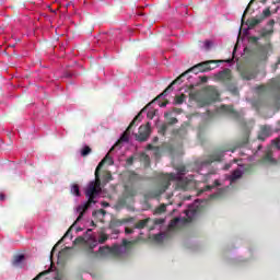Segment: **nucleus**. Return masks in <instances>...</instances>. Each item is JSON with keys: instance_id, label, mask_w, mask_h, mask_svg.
Returning <instances> with one entry per match:
<instances>
[{"instance_id": "f257e3e1", "label": "nucleus", "mask_w": 280, "mask_h": 280, "mask_svg": "<svg viewBox=\"0 0 280 280\" xmlns=\"http://www.w3.org/2000/svg\"><path fill=\"white\" fill-rule=\"evenodd\" d=\"M172 180L177 182V187L184 191H189V189H196V180L185 176H171V177H160L155 184L154 196H161L170 189Z\"/></svg>"}, {"instance_id": "f03ea898", "label": "nucleus", "mask_w": 280, "mask_h": 280, "mask_svg": "<svg viewBox=\"0 0 280 280\" xmlns=\"http://www.w3.org/2000/svg\"><path fill=\"white\" fill-rule=\"evenodd\" d=\"M102 191V179H100V176L95 177L94 182H91L85 190V196L88 198V201L83 205H80L77 208V211L79 213V217L77 218L75 222L73 224H78L82 218H84V213L89 211L92 205H95V198L100 196V192Z\"/></svg>"}, {"instance_id": "7ed1b4c3", "label": "nucleus", "mask_w": 280, "mask_h": 280, "mask_svg": "<svg viewBox=\"0 0 280 280\" xmlns=\"http://www.w3.org/2000/svg\"><path fill=\"white\" fill-rule=\"evenodd\" d=\"M149 103L148 105H145L140 113L132 119V121L129 124L128 128L126 129V131L121 135L120 139L110 148L109 152H113V150H121V143L124 142H128L129 137H130V130H132V127L135 126V124H137V121H141V115H143V113H145V110H148V106H150Z\"/></svg>"}, {"instance_id": "20e7f679", "label": "nucleus", "mask_w": 280, "mask_h": 280, "mask_svg": "<svg viewBox=\"0 0 280 280\" xmlns=\"http://www.w3.org/2000/svg\"><path fill=\"white\" fill-rule=\"evenodd\" d=\"M187 73H195L196 75H198V73H202L198 63L194 67H191L190 69H188L187 71L183 72L179 77H177L164 91L163 93H161L156 100H159V97H163V95H167L170 92L174 91L173 85L174 84H180V82H183V78H185V75H187Z\"/></svg>"}, {"instance_id": "39448f33", "label": "nucleus", "mask_w": 280, "mask_h": 280, "mask_svg": "<svg viewBox=\"0 0 280 280\" xmlns=\"http://www.w3.org/2000/svg\"><path fill=\"white\" fill-rule=\"evenodd\" d=\"M113 163H115L113 161V158H110V155L107 154L96 166L94 176H101V174L103 176H113V173L108 171V165H113Z\"/></svg>"}, {"instance_id": "423d86ee", "label": "nucleus", "mask_w": 280, "mask_h": 280, "mask_svg": "<svg viewBox=\"0 0 280 280\" xmlns=\"http://www.w3.org/2000/svg\"><path fill=\"white\" fill-rule=\"evenodd\" d=\"M218 97H220V93L213 86H208L206 89L205 97H202L199 102L202 106H209V104H213V102H218Z\"/></svg>"}, {"instance_id": "0eeeda50", "label": "nucleus", "mask_w": 280, "mask_h": 280, "mask_svg": "<svg viewBox=\"0 0 280 280\" xmlns=\"http://www.w3.org/2000/svg\"><path fill=\"white\" fill-rule=\"evenodd\" d=\"M224 152H226V150L214 151L212 154H210L209 160L200 162L201 167H209V165H211V163H214V161H222V159L224 158Z\"/></svg>"}, {"instance_id": "6e6552de", "label": "nucleus", "mask_w": 280, "mask_h": 280, "mask_svg": "<svg viewBox=\"0 0 280 280\" xmlns=\"http://www.w3.org/2000/svg\"><path fill=\"white\" fill-rule=\"evenodd\" d=\"M150 132H151L150 122H148L147 125L140 126L138 129V133H136V140L140 142L145 141L147 139L150 138Z\"/></svg>"}, {"instance_id": "1a4fd4ad", "label": "nucleus", "mask_w": 280, "mask_h": 280, "mask_svg": "<svg viewBox=\"0 0 280 280\" xmlns=\"http://www.w3.org/2000/svg\"><path fill=\"white\" fill-rule=\"evenodd\" d=\"M241 78L243 80H255L257 78V70L253 67H244L241 69Z\"/></svg>"}, {"instance_id": "9d476101", "label": "nucleus", "mask_w": 280, "mask_h": 280, "mask_svg": "<svg viewBox=\"0 0 280 280\" xmlns=\"http://www.w3.org/2000/svg\"><path fill=\"white\" fill-rule=\"evenodd\" d=\"M220 62H224V60H208V61L197 63V66L199 67V70L201 71V73H205L207 71H211L212 69H215L217 66L211 68V65H218Z\"/></svg>"}, {"instance_id": "9b49d317", "label": "nucleus", "mask_w": 280, "mask_h": 280, "mask_svg": "<svg viewBox=\"0 0 280 280\" xmlns=\"http://www.w3.org/2000/svg\"><path fill=\"white\" fill-rule=\"evenodd\" d=\"M217 79L220 80V82H231V80H233V74L231 73V69L225 68L224 70L220 71L217 74Z\"/></svg>"}, {"instance_id": "f8f14e48", "label": "nucleus", "mask_w": 280, "mask_h": 280, "mask_svg": "<svg viewBox=\"0 0 280 280\" xmlns=\"http://www.w3.org/2000/svg\"><path fill=\"white\" fill-rule=\"evenodd\" d=\"M264 165H277V160L272 156V150H268L261 159Z\"/></svg>"}, {"instance_id": "ddd939ff", "label": "nucleus", "mask_w": 280, "mask_h": 280, "mask_svg": "<svg viewBox=\"0 0 280 280\" xmlns=\"http://www.w3.org/2000/svg\"><path fill=\"white\" fill-rule=\"evenodd\" d=\"M260 23H262V20H260L259 16L252 18L246 22L247 30H255V27H257V25H259Z\"/></svg>"}, {"instance_id": "4468645a", "label": "nucleus", "mask_w": 280, "mask_h": 280, "mask_svg": "<svg viewBox=\"0 0 280 280\" xmlns=\"http://www.w3.org/2000/svg\"><path fill=\"white\" fill-rule=\"evenodd\" d=\"M249 137H250V130L246 129V130H245V133H244V136H243L242 141H240V142L237 143V148H244V145H246V144L248 143Z\"/></svg>"}, {"instance_id": "2eb2a0df", "label": "nucleus", "mask_w": 280, "mask_h": 280, "mask_svg": "<svg viewBox=\"0 0 280 280\" xmlns=\"http://www.w3.org/2000/svg\"><path fill=\"white\" fill-rule=\"evenodd\" d=\"M164 117L167 121V124H166L167 126H174V125L178 124V118L172 117V113H165Z\"/></svg>"}, {"instance_id": "dca6fc26", "label": "nucleus", "mask_w": 280, "mask_h": 280, "mask_svg": "<svg viewBox=\"0 0 280 280\" xmlns=\"http://www.w3.org/2000/svg\"><path fill=\"white\" fill-rule=\"evenodd\" d=\"M264 137H270V128L268 126H262L260 128V135L258 136V139L264 141Z\"/></svg>"}, {"instance_id": "f3484780", "label": "nucleus", "mask_w": 280, "mask_h": 280, "mask_svg": "<svg viewBox=\"0 0 280 280\" xmlns=\"http://www.w3.org/2000/svg\"><path fill=\"white\" fill-rule=\"evenodd\" d=\"M214 187H220V180L215 179L213 185H206L199 194H205V191H211V189H214Z\"/></svg>"}, {"instance_id": "a211bd4d", "label": "nucleus", "mask_w": 280, "mask_h": 280, "mask_svg": "<svg viewBox=\"0 0 280 280\" xmlns=\"http://www.w3.org/2000/svg\"><path fill=\"white\" fill-rule=\"evenodd\" d=\"M135 196H137V191L132 188H128V186H125L124 197L125 198H135Z\"/></svg>"}, {"instance_id": "6ab92c4d", "label": "nucleus", "mask_w": 280, "mask_h": 280, "mask_svg": "<svg viewBox=\"0 0 280 280\" xmlns=\"http://www.w3.org/2000/svg\"><path fill=\"white\" fill-rule=\"evenodd\" d=\"M150 218H147V219H143V220H141V221H138L136 224H135V229H139V230H141V229H144V228H147L148 226V223L150 222Z\"/></svg>"}, {"instance_id": "aec40b11", "label": "nucleus", "mask_w": 280, "mask_h": 280, "mask_svg": "<svg viewBox=\"0 0 280 280\" xmlns=\"http://www.w3.org/2000/svg\"><path fill=\"white\" fill-rule=\"evenodd\" d=\"M137 244H139L138 240L135 241H128V240H122V246H125V248H132V246H137Z\"/></svg>"}, {"instance_id": "412c9836", "label": "nucleus", "mask_w": 280, "mask_h": 280, "mask_svg": "<svg viewBox=\"0 0 280 280\" xmlns=\"http://www.w3.org/2000/svg\"><path fill=\"white\" fill-rule=\"evenodd\" d=\"M173 135H175V137H180L183 139V137L187 136V129L185 127H180L179 129L174 130Z\"/></svg>"}, {"instance_id": "4be33fe9", "label": "nucleus", "mask_w": 280, "mask_h": 280, "mask_svg": "<svg viewBox=\"0 0 280 280\" xmlns=\"http://www.w3.org/2000/svg\"><path fill=\"white\" fill-rule=\"evenodd\" d=\"M93 218H97L98 220H104V217L106 215V210L100 209L92 213Z\"/></svg>"}, {"instance_id": "5701e85b", "label": "nucleus", "mask_w": 280, "mask_h": 280, "mask_svg": "<svg viewBox=\"0 0 280 280\" xmlns=\"http://www.w3.org/2000/svg\"><path fill=\"white\" fill-rule=\"evenodd\" d=\"M24 259H25V255L23 254L14 256L13 266H21Z\"/></svg>"}, {"instance_id": "b1692460", "label": "nucleus", "mask_w": 280, "mask_h": 280, "mask_svg": "<svg viewBox=\"0 0 280 280\" xmlns=\"http://www.w3.org/2000/svg\"><path fill=\"white\" fill-rule=\"evenodd\" d=\"M253 106L254 108H256V110H259L260 108H264V106H266V102H264V100H256L253 102Z\"/></svg>"}, {"instance_id": "393cba45", "label": "nucleus", "mask_w": 280, "mask_h": 280, "mask_svg": "<svg viewBox=\"0 0 280 280\" xmlns=\"http://www.w3.org/2000/svg\"><path fill=\"white\" fill-rule=\"evenodd\" d=\"M133 221H135V218L129 217V218L116 220V224H118V226H121L122 224H128V222H133Z\"/></svg>"}, {"instance_id": "a878e982", "label": "nucleus", "mask_w": 280, "mask_h": 280, "mask_svg": "<svg viewBox=\"0 0 280 280\" xmlns=\"http://www.w3.org/2000/svg\"><path fill=\"white\" fill-rule=\"evenodd\" d=\"M270 84H271V89H275L276 91H280V79L279 78L272 79Z\"/></svg>"}, {"instance_id": "bb28decb", "label": "nucleus", "mask_w": 280, "mask_h": 280, "mask_svg": "<svg viewBox=\"0 0 280 280\" xmlns=\"http://www.w3.org/2000/svg\"><path fill=\"white\" fill-rule=\"evenodd\" d=\"M275 31L272 28L270 30H267V28H262L260 31V38H266L268 36H271V34L273 33Z\"/></svg>"}, {"instance_id": "cd10ccee", "label": "nucleus", "mask_w": 280, "mask_h": 280, "mask_svg": "<svg viewBox=\"0 0 280 280\" xmlns=\"http://www.w3.org/2000/svg\"><path fill=\"white\" fill-rule=\"evenodd\" d=\"M91 152H93V149H91V147H89V145H84L81 149V156H89V154H91Z\"/></svg>"}, {"instance_id": "c85d7f7f", "label": "nucleus", "mask_w": 280, "mask_h": 280, "mask_svg": "<svg viewBox=\"0 0 280 280\" xmlns=\"http://www.w3.org/2000/svg\"><path fill=\"white\" fill-rule=\"evenodd\" d=\"M253 3H255V0H250L247 8L245 9L244 13H243V16H242V25H244V21L246 19V14H248V10H250V5H253Z\"/></svg>"}, {"instance_id": "c756f323", "label": "nucleus", "mask_w": 280, "mask_h": 280, "mask_svg": "<svg viewBox=\"0 0 280 280\" xmlns=\"http://www.w3.org/2000/svg\"><path fill=\"white\" fill-rule=\"evenodd\" d=\"M272 13L270 12V8H267L262 11L261 15L258 16L261 21H264L265 19H268V16H270Z\"/></svg>"}, {"instance_id": "7c9ffc66", "label": "nucleus", "mask_w": 280, "mask_h": 280, "mask_svg": "<svg viewBox=\"0 0 280 280\" xmlns=\"http://www.w3.org/2000/svg\"><path fill=\"white\" fill-rule=\"evenodd\" d=\"M187 100V95L180 94L175 96V104H183Z\"/></svg>"}, {"instance_id": "2f4dec72", "label": "nucleus", "mask_w": 280, "mask_h": 280, "mask_svg": "<svg viewBox=\"0 0 280 280\" xmlns=\"http://www.w3.org/2000/svg\"><path fill=\"white\" fill-rule=\"evenodd\" d=\"M165 211H167V207L165 206V203H162L155 209V213H158V215H161V213H165Z\"/></svg>"}, {"instance_id": "473e14b6", "label": "nucleus", "mask_w": 280, "mask_h": 280, "mask_svg": "<svg viewBox=\"0 0 280 280\" xmlns=\"http://www.w3.org/2000/svg\"><path fill=\"white\" fill-rule=\"evenodd\" d=\"M167 124H163L161 125L160 129H159V135H162V137H165L166 132H167Z\"/></svg>"}, {"instance_id": "72a5a7b5", "label": "nucleus", "mask_w": 280, "mask_h": 280, "mask_svg": "<svg viewBox=\"0 0 280 280\" xmlns=\"http://www.w3.org/2000/svg\"><path fill=\"white\" fill-rule=\"evenodd\" d=\"M108 241V234L102 233L98 237V244H104Z\"/></svg>"}, {"instance_id": "f704fd0d", "label": "nucleus", "mask_w": 280, "mask_h": 280, "mask_svg": "<svg viewBox=\"0 0 280 280\" xmlns=\"http://www.w3.org/2000/svg\"><path fill=\"white\" fill-rule=\"evenodd\" d=\"M273 108H276V110L280 109V95L275 97V100H273Z\"/></svg>"}, {"instance_id": "c9c22d12", "label": "nucleus", "mask_w": 280, "mask_h": 280, "mask_svg": "<svg viewBox=\"0 0 280 280\" xmlns=\"http://www.w3.org/2000/svg\"><path fill=\"white\" fill-rule=\"evenodd\" d=\"M72 194H74V196H80V187L78 185H73L71 188Z\"/></svg>"}, {"instance_id": "e433bc0d", "label": "nucleus", "mask_w": 280, "mask_h": 280, "mask_svg": "<svg viewBox=\"0 0 280 280\" xmlns=\"http://www.w3.org/2000/svg\"><path fill=\"white\" fill-rule=\"evenodd\" d=\"M74 246H78V244H84V237L79 236L73 241Z\"/></svg>"}, {"instance_id": "4c0bfd02", "label": "nucleus", "mask_w": 280, "mask_h": 280, "mask_svg": "<svg viewBox=\"0 0 280 280\" xmlns=\"http://www.w3.org/2000/svg\"><path fill=\"white\" fill-rule=\"evenodd\" d=\"M155 115H156V112L149 110L148 114H147V117H148V119H154Z\"/></svg>"}, {"instance_id": "58836bf2", "label": "nucleus", "mask_w": 280, "mask_h": 280, "mask_svg": "<svg viewBox=\"0 0 280 280\" xmlns=\"http://www.w3.org/2000/svg\"><path fill=\"white\" fill-rule=\"evenodd\" d=\"M221 108L225 113H233V107H231V106L223 105Z\"/></svg>"}, {"instance_id": "ea45409f", "label": "nucleus", "mask_w": 280, "mask_h": 280, "mask_svg": "<svg viewBox=\"0 0 280 280\" xmlns=\"http://www.w3.org/2000/svg\"><path fill=\"white\" fill-rule=\"evenodd\" d=\"M178 222H180V219L175 218V219L171 222V224H170L171 229H174V226H176V225L178 224Z\"/></svg>"}, {"instance_id": "a19ab883", "label": "nucleus", "mask_w": 280, "mask_h": 280, "mask_svg": "<svg viewBox=\"0 0 280 280\" xmlns=\"http://www.w3.org/2000/svg\"><path fill=\"white\" fill-rule=\"evenodd\" d=\"M48 273H49V271H43V272L38 273L33 280H39L40 277H45V275H48Z\"/></svg>"}, {"instance_id": "79ce46f5", "label": "nucleus", "mask_w": 280, "mask_h": 280, "mask_svg": "<svg viewBox=\"0 0 280 280\" xmlns=\"http://www.w3.org/2000/svg\"><path fill=\"white\" fill-rule=\"evenodd\" d=\"M211 47H213V43L211 40H206L205 42V48L206 49H211Z\"/></svg>"}, {"instance_id": "37998d69", "label": "nucleus", "mask_w": 280, "mask_h": 280, "mask_svg": "<svg viewBox=\"0 0 280 280\" xmlns=\"http://www.w3.org/2000/svg\"><path fill=\"white\" fill-rule=\"evenodd\" d=\"M73 226H71L67 232H66V234L62 236V238L57 243V244H61V242L65 240V237H69V233H71V229H72Z\"/></svg>"}, {"instance_id": "c03bdc74", "label": "nucleus", "mask_w": 280, "mask_h": 280, "mask_svg": "<svg viewBox=\"0 0 280 280\" xmlns=\"http://www.w3.org/2000/svg\"><path fill=\"white\" fill-rule=\"evenodd\" d=\"M238 178H242V177H240V176H232V177H229V180H230L231 184H233V183H237Z\"/></svg>"}, {"instance_id": "a18cd8bd", "label": "nucleus", "mask_w": 280, "mask_h": 280, "mask_svg": "<svg viewBox=\"0 0 280 280\" xmlns=\"http://www.w3.org/2000/svg\"><path fill=\"white\" fill-rule=\"evenodd\" d=\"M127 165H132L135 163V156H130L126 161Z\"/></svg>"}, {"instance_id": "49530a36", "label": "nucleus", "mask_w": 280, "mask_h": 280, "mask_svg": "<svg viewBox=\"0 0 280 280\" xmlns=\"http://www.w3.org/2000/svg\"><path fill=\"white\" fill-rule=\"evenodd\" d=\"M125 233H126L127 235H132V233H135V230H133V229H130V228H126V229H125Z\"/></svg>"}, {"instance_id": "de8ad7c7", "label": "nucleus", "mask_w": 280, "mask_h": 280, "mask_svg": "<svg viewBox=\"0 0 280 280\" xmlns=\"http://www.w3.org/2000/svg\"><path fill=\"white\" fill-rule=\"evenodd\" d=\"M112 253H114L115 255H119V246L113 247Z\"/></svg>"}, {"instance_id": "09e8293b", "label": "nucleus", "mask_w": 280, "mask_h": 280, "mask_svg": "<svg viewBox=\"0 0 280 280\" xmlns=\"http://www.w3.org/2000/svg\"><path fill=\"white\" fill-rule=\"evenodd\" d=\"M213 174H218V172L214 171V172L206 173V174L200 173L201 176H211Z\"/></svg>"}, {"instance_id": "8fccbe9b", "label": "nucleus", "mask_w": 280, "mask_h": 280, "mask_svg": "<svg viewBox=\"0 0 280 280\" xmlns=\"http://www.w3.org/2000/svg\"><path fill=\"white\" fill-rule=\"evenodd\" d=\"M185 172H186L185 166L179 167V173H180V174H185Z\"/></svg>"}, {"instance_id": "3c124183", "label": "nucleus", "mask_w": 280, "mask_h": 280, "mask_svg": "<svg viewBox=\"0 0 280 280\" xmlns=\"http://www.w3.org/2000/svg\"><path fill=\"white\" fill-rule=\"evenodd\" d=\"M252 40H253V43H257V42L259 40V37L253 36V37H252Z\"/></svg>"}, {"instance_id": "603ef678", "label": "nucleus", "mask_w": 280, "mask_h": 280, "mask_svg": "<svg viewBox=\"0 0 280 280\" xmlns=\"http://www.w3.org/2000/svg\"><path fill=\"white\" fill-rule=\"evenodd\" d=\"M165 106H167V102L160 103L161 108H165Z\"/></svg>"}, {"instance_id": "864d4df0", "label": "nucleus", "mask_w": 280, "mask_h": 280, "mask_svg": "<svg viewBox=\"0 0 280 280\" xmlns=\"http://www.w3.org/2000/svg\"><path fill=\"white\" fill-rule=\"evenodd\" d=\"M0 200H5V195L3 192H0Z\"/></svg>"}, {"instance_id": "5fc2aeb1", "label": "nucleus", "mask_w": 280, "mask_h": 280, "mask_svg": "<svg viewBox=\"0 0 280 280\" xmlns=\"http://www.w3.org/2000/svg\"><path fill=\"white\" fill-rule=\"evenodd\" d=\"M149 150H159V148H154L152 144L148 145Z\"/></svg>"}, {"instance_id": "6e6d98bb", "label": "nucleus", "mask_w": 280, "mask_h": 280, "mask_svg": "<svg viewBox=\"0 0 280 280\" xmlns=\"http://www.w3.org/2000/svg\"><path fill=\"white\" fill-rule=\"evenodd\" d=\"M232 176H240V171H234V173L232 174Z\"/></svg>"}, {"instance_id": "4d7b16f0", "label": "nucleus", "mask_w": 280, "mask_h": 280, "mask_svg": "<svg viewBox=\"0 0 280 280\" xmlns=\"http://www.w3.org/2000/svg\"><path fill=\"white\" fill-rule=\"evenodd\" d=\"M161 176H174L173 173L161 174Z\"/></svg>"}, {"instance_id": "13d9d810", "label": "nucleus", "mask_w": 280, "mask_h": 280, "mask_svg": "<svg viewBox=\"0 0 280 280\" xmlns=\"http://www.w3.org/2000/svg\"><path fill=\"white\" fill-rule=\"evenodd\" d=\"M269 25L272 27V25H275V20H270Z\"/></svg>"}, {"instance_id": "bf43d9fd", "label": "nucleus", "mask_w": 280, "mask_h": 280, "mask_svg": "<svg viewBox=\"0 0 280 280\" xmlns=\"http://www.w3.org/2000/svg\"><path fill=\"white\" fill-rule=\"evenodd\" d=\"M105 248L104 247H100L98 252L100 253H104Z\"/></svg>"}, {"instance_id": "052dcab7", "label": "nucleus", "mask_w": 280, "mask_h": 280, "mask_svg": "<svg viewBox=\"0 0 280 280\" xmlns=\"http://www.w3.org/2000/svg\"><path fill=\"white\" fill-rule=\"evenodd\" d=\"M155 224H163V220H160L159 222H155Z\"/></svg>"}, {"instance_id": "680f3d73", "label": "nucleus", "mask_w": 280, "mask_h": 280, "mask_svg": "<svg viewBox=\"0 0 280 280\" xmlns=\"http://www.w3.org/2000/svg\"><path fill=\"white\" fill-rule=\"evenodd\" d=\"M202 82H207V78H203V79H202Z\"/></svg>"}, {"instance_id": "e2e57ef3", "label": "nucleus", "mask_w": 280, "mask_h": 280, "mask_svg": "<svg viewBox=\"0 0 280 280\" xmlns=\"http://www.w3.org/2000/svg\"><path fill=\"white\" fill-rule=\"evenodd\" d=\"M92 226H95V222L94 221H92Z\"/></svg>"}, {"instance_id": "0e129e2a", "label": "nucleus", "mask_w": 280, "mask_h": 280, "mask_svg": "<svg viewBox=\"0 0 280 280\" xmlns=\"http://www.w3.org/2000/svg\"><path fill=\"white\" fill-rule=\"evenodd\" d=\"M108 180H113V177L109 176V177H108Z\"/></svg>"}, {"instance_id": "69168bd1", "label": "nucleus", "mask_w": 280, "mask_h": 280, "mask_svg": "<svg viewBox=\"0 0 280 280\" xmlns=\"http://www.w3.org/2000/svg\"><path fill=\"white\" fill-rule=\"evenodd\" d=\"M154 141H159V138H154Z\"/></svg>"}, {"instance_id": "338daca9", "label": "nucleus", "mask_w": 280, "mask_h": 280, "mask_svg": "<svg viewBox=\"0 0 280 280\" xmlns=\"http://www.w3.org/2000/svg\"><path fill=\"white\" fill-rule=\"evenodd\" d=\"M277 65H280V59L278 60Z\"/></svg>"}, {"instance_id": "774afa93", "label": "nucleus", "mask_w": 280, "mask_h": 280, "mask_svg": "<svg viewBox=\"0 0 280 280\" xmlns=\"http://www.w3.org/2000/svg\"><path fill=\"white\" fill-rule=\"evenodd\" d=\"M278 126H280V120L278 121Z\"/></svg>"}]
</instances>
